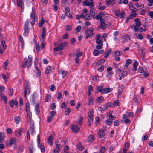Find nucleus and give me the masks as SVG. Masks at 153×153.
<instances>
[{
    "label": "nucleus",
    "instance_id": "obj_1",
    "mask_svg": "<svg viewBox=\"0 0 153 153\" xmlns=\"http://www.w3.org/2000/svg\"><path fill=\"white\" fill-rule=\"evenodd\" d=\"M32 56L31 55L28 56V58H25L23 62L22 67L23 68H25L27 66V68H29L32 64Z\"/></svg>",
    "mask_w": 153,
    "mask_h": 153
},
{
    "label": "nucleus",
    "instance_id": "obj_2",
    "mask_svg": "<svg viewBox=\"0 0 153 153\" xmlns=\"http://www.w3.org/2000/svg\"><path fill=\"white\" fill-rule=\"evenodd\" d=\"M30 20L29 19H27L25 22L24 27L23 35L25 36H26L29 32V24Z\"/></svg>",
    "mask_w": 153,
    "mask_h": 153
},
{
    "label": "nucleus",
    "instance_id": "obj_3",
    "mask_svg": "<svg viewBox=\"0 0 153 153\" xmlns=\"http://www.w3.org/2000/svg\"><path fill=\"white\" fill-rule=\"evenodd\" d=\"M85 33L87 34L85 37L86 39L92 37L95 34V32L94 31V29L92 27H89L86 30Z\"/></svg>",
    "mask_w": 153,
    "mask_h": 153
},
{
    "label": "nucleus",
    "instance_id": "obj_4",
    "mask_svg": "<svg viewBox=\"0 0 153 153\" xmlns=\"http://www.w3.org/2000/svg\"><path fill=\"white\" fill-rule=\"evenodd\" d=\"M96 19L100 20V25L99 26V27L103 29L104 30H105L106 28V25L105 23L104 19L100 18V16H97L96 17Z\"/></svg>",
    "mask_w": 153,
    "mask_h": 153
},
{
    "label": "nucleus",
    "instance_id": "obj_5",
    "mask_svg": "<svg viewBox=\"0 0 153 153\" xmlns=\"http://www.w3.org/2000/svg\"><path fill=\"white\" fill-rule=\"evenodd\" d=\"M68 43L67 42L64 43H60L59 44V46L54 48V50L56 51H58L59 50H62L64 49V46H66L68 45Z\"/></svg>",
    "mask_w": 153,
    "mask_h": 153
},
{
    "label": "nucleus",
    "instance_id": "obj_6",
    "mask_svg": "<svg viewBox=\"0 0 153 153\" xmlns=\"http://www.w3.org/2000/svg\"><path fill=\"white\" fill-rule=\"evenodd\" d=\"M17 141V139L15 138H13L7 141L6 143V145L8 146H11L12 145L14 144Z\"/></svg>",
    "mask_w": 153,
    "mask_h": 153
},
{
    "label": "nucleus",
    "instance_id": "obj_7",
    "mask_svg": "<svg viewBox=\"0 0 153 153\" xmlns=\"http://www.w3.org/2000/svg\"><path fill=\"white\" fill-rule=\"evenodd\" d=\"M73 132L76 133L79 132L80 131V128L77 125H72L71 127Z\"/></svg>",
    "mask_w": 153,
    "mask_h": 153
},
{
    "label": "nucleus",
    "instance_id": "obj_8",
    "mask_svg": "<svg viewBox=\"0 0 153 153\" xmlns=\"http://www.w3.org/2000/svg\"><path fill=\"white\" fill-rule=\"evenodd\" d=\"M5 42L4 41H2L1 42V45H0V53L2 54L4 53V50L2 48V46H3V48L4 49L6 48V46L5 45Z\"/></svg>",
    "mask_w": 153,
    "mask_h": 153
},
{
    "label": "nucleus",
    "instance_id": "obj_9",
    "mask_svg": "<svg viewBox=\"0 0 153 153\" xmlns=\"http://www.w3.org/2000/svg\"><path fill=\"white\" fill-rule=\"evenodd\" d=\"M16 1L18 6L21 7V10L23 11L24 8V5L23 1L22 0H16Z\"/></svg>",
    "mask_w": 153,
    "mask_h": 153
},
{
    "label": "nucleus",
    "instance_id": "obj_10",
    "mask_svg": "<svg viewBox=\"0 0 153 153\" xmlns=\"http://www.w3.org/2000/svg\"><path fill=\"white\" fill-rule=\"evenodd\" d=\"M30 88L29 86L27 85H26V86L25 87V89L24 95L25 97L27 95H29L30 92Z\"/></svg>",
    "mask_w": 153,
    "mask_h": 153
},
{
    "label": "nucleus",
    "instance_id": "obj_11",
    "mask_svg": "<svg viewBox=\"0 0 153 153\" xmlns=\"http://www.w3.org/2000/svg\"><path fill=\"white\" fill-rule=\"evenodd\" d=\"M90 2L87 0H85L84 2V4L86 6H90L91 7H92L94 5V3L93 0H90Z\"/></svg>",
    "mask_w": 153,
    "mask_h": 153
},
{
    "label": "nucleus",
    "instance_id": "obj_12",
    "mask_svg": "<svg viewBox=\"0 0 153 153\" xmlns=\"http://www.w3.org/2000/svg\"><path fill=\"white\" fill-rule=\"evenodd\" d=\"M113 113V111H111L107 114V116H108V119L111 120H115L116 119V117L114 115H112Z\"/></svg>",
    "mask_w": 153,
    "mask_h": 153
},
{
    "label": "nucleus",
    "instance_id": "obj_13",
    "mask_svg": "<svg viewBox=\"0 0 153 153\" xmlns=\"http://www.w3.org/2000/svg\"><path fill=\"white\" fill-rule=\"evenodd\" d=\"M94 112L93 110H91L88 113V119L93 120Z\"/></svg>",
    "mask_w": 153,
    "mask_h": 153
},
{
    "label": "nucleus",
    "instance_id": "obj_14",
    "mask_svg": "<svg viewBox=\"0 0 153 153\" xmlns=\"http://www.w3.org/2000/svg\"><path fill=\"white\" fill-rule=\"evenodd\" d=\"M112 89H113L112 88H103L102 94L109 93L111 92V91H112Z\"/></svg>",
    "mask_w": 153,
    "mask_h": 153
},
{
    "label": "nucleus",
    "instance_id": "obj_15",
    "mask_svg": "<svg viewBox=\"0 0 153 153\" xmlns=\"http://www.w3.org/2000/svg\"><path fill=\"white\" fill-rule=\"evenodd\" d=\"M54 69L53 67L52 66L48 67L45 71V74H48L52 72V71Z\"/></svg>",
    "mask_w": 153,
    "mask_h": 153
},
{
    "label": "nucleus",
    "instance_id": "obj_16",
    "mask_svg": "<svg viewBox=\"0 0 153 153\" xmlns=\"http://www.w3.org/2000/svg\"><path fill=\"white\" fill-rule=\"evenodd\" d=\"M22 130L21 128H19L15 131V135L18 137H20L22 135Z\"/></svg>",
    "mask_w": 153,
    "mask_h": 153
},
{
    "label": "nucleus",
    "instance_id": "obj_17",
    "mask_svg": "<svg viewBox=\"0 0 153 153\" xmlns=\"http://www.w3.org/2000/svg\"><path fill=\"white\" fill-rule=\"evenodd\" d=\"M134 22H135L134 24L136 25L137 26H140L141 25V23L140 22V19L139 18H137L134 19Z\"/></svg>",
    "mask_w": 153,
    "mask_h": 153
},
{
    "label": "nucleus",
    "instance_id": "obj_18",
    "mask_svg": "<svg viewBox=\"0 0 153 153\" xmlns=\"http://www.w3.org/2000/svg\"><path fill=\"white\" fill-rule=\"evenodd\" d=\"M103 86H99L96 87V92L98 94L99 92H100L102 94V91Z\"/></svg>",
    "mask_w": 153,
    "mask_h": 153
},
{
    "label": "nucleus",
    "instance_id": "obj_19",
    "mask_svg": "<svg viewBox=\"0 0 153 153\" xmlns=\"http://www.w3.org/2000/svg\"><path fill=\"white\" fill-rule=\"evenodd\" d=\"M115 4L114 0H107L106 4L108 7L113 5Z\"/></svg>",
    "mask_w": 153,
    "mask_h": 153
},
{
    "label": "nucleus",
    "instance_id": "obj_20",
    "mask_svg": "<svg viewBox=\"0 0 153 153\" xmlns=\"http://www.w3.org/2000/svg\"><path fill=\"white\" fill-rule=\"evenodd\" d=\"M55 144L56 148L61 150L62 146L59 143V141L58 140H57L55 141Z\"/></svg>",
    "mask_w": 153,
    "mask_h": 153
},
{
    "label": "nucleus",
    "instance_id": "obj_21",
    "mask_svg": "<svg viewBox=\"0 0 153 153\" xmlns=\"http://www.w3.org/2000/svg\"><path fill=\"white\" fill-rule=\"evenodd\" d=\"M104 97L102 96H100L97 98L96 101L98 103H100L104 101Z\"/></svg>",
    "mask_w": 153,
    "mask_h": 153
},
{
    "label": "nucleus",
    "instance_id": "obj_22",
    "mask_svg": "<svg viewBox=\"0 0 153 153\" xmlns=\"http://www.w3.org/2000/svg\"><path fill=\"white\" fill-rule=\"evenodd\" d=\"M98 134L100 138H102L104 136V132L102 129H100L98 131Z\"/></svg>",
    "mask_w": 153,
    "mask_h": 153
},
{
    "label": "nucleus",
    "instance_id": "obj_23",
    "mask_svg": "<svg viewBox=\"0 0 153 153\" xmlns=\"http://www.w3.org/2000/svg\"><path fill=\"white\" fill-rule=\"evenodd\" d=\"M46 29L45 27H43L42 29V36L43 40L45 38Z\"/></svg>",
    "mask_w": 153,
    "mask_h": 153
},
{
    "label": "nucleus",
    "instance_id": "obj_24",
    "mask_svg": "<svg viewBox=\"0 0 153 153\" xmlns=\"http://www.w3.org/2000/svg\"><path fill=\"white\" fill-rule=\"evenodd\" d=\"M34 124H32L30 125V128L29 129V131L30 132L31 134H33L34 132Z\"/></svg>",
    "mask_w": 153,
    "mask_h": 153
},
{
    "label": "nucleus",
    "instance_id": "obj_25",
    "mask_svg": "<svg viewBox=\"0 0 153 153\" xmlns=\"http://www.w3.org/2000/svg\"><path fill=\"white\" fill-rule=\"evenodd\" d=\"M140 26H137L136 25L133 24L131 26V29L133 30L135 32H137L139 30V27Z\"/></svg>",
    "mask_w": 153,
    "mask_h": 153
},
{
    "label": "nucleus",
    "instance_id": "obj_26",
    "mask_svg": "<svg viewBox=\"0 0 153 153\" xmlns=\"http://www.w3.org/2000/svg\"><path fill=\"white\" fill-rule=\"evenodd\" d=\"M53 138V137L51 135H50L48 138V143L50 145H52L53 144V143L52 142V140Z\"/></svg>",
    "mask_w": 153,
    "mask_h": 153
},
{
    "label": "nucleus",
    "instance_id": "obj_27",
    "mask_svg": "<svg viewBox=\"0 0 153 153\" xmlns=\"http://www.w3.org/2000/svg\"><path fill=\"white\" fill-rule=\"evenodd\" d=\"M88 10L86 9H84L83 10L82 13H81V16L82 17V18H84V17L85 15H86L87 14Z\"/></svg>",
    "mask_w": 153,
    "mask_h": 153
},
{
    "label": "nucleus",
    "instance_id": "obj_28",
    "mask_svg": "<svg viewBox=\"0 0 153 153\" xmlns=\"http://www.w3.org/2000/svg\"><path fill=\"white\" fill-rule=\"evenodd\" d=\"M93 102V98L92 97H90L88 100V105H92Z\"/></svg>",
    "mask_w": 153,
    "mask_h": 153
},
{
    "label": "nucleus",
    "instance_id": "obj_29",
    "mask_svg": "<svg viewBox=\"0 0 153 153\" xmlns=\"http://www.w3.org/2000/svg\"><path fill=\"white\" fill-rule=\"evenodd\" d=\"M138 65V63L136 61H135L133 64V70L136 71L137 70V67Z\"/></svg>",
    "mask_w": 153,
    "mask_h": 153
},
{
    "label": "nucleus",
    "instance_id": "obj_30",
    "mask_svg": "<svg viewBox=\"0 0 153 153\" xmlns=\"http://www.w3.org/2000/svg\"><path fill=\"white\" fill-rule=\"evenodd\" d=\"M45 20L42 17L41 18V20L39 23V27H42L43 26V24L44 23Z\"/></svg>",
    "mask_w": 153,
    "mask_h": 153
},
{
    "label": "nucleus",
    "instance_id": "obj_31",
    "mask_svg": "<svg viewBox=\"0 0 153 153\" xmlns=\"http://www.w3.org/2000/svg\"><path fill=\"white\" fill-rule=\"evenodd\" d=\"M94 140V136L90 135L88 138V141L89 142H92Z\"/></svg>",
    "mask_w": 153,
    "mask_h": 153
},
{
    "label": "nucleus",
    "instance_id": "obj_32",
    "mask_svg": "<svg viewBox=\"0 0 153 153\" xmlns=\"http://www.w3.org/2000/svg\"><path fill=\"white\" fill-rule=\"evenodd\" d=\"M14 120L16 124H19L20 121V119L19 116H16L14 118Z\"/></svg>",
    "mask_w": 153,
    "mask_h": 153
},
{
    "label": "nucleus",
    "instance_id": "obj_33",
    "mask_svg": "<svg viewBox=\"0 0 153 153\" xmlns=\"http://www.w3.org/2000/svg\"><path fill=\"white\" fill-rule=\"evenodd\" d=\"M19 39L21 42L22 47V48H23V46L24 45V41L23 38L21 35H19Z\"/></svg>",
    "mask_w": 153,
    "mask_h": 153
},
{
    "label": "nucleus",
    "instance_id": "obj_34",
    "mask_svg": "<svg viewBox=\"0 0 153 153\" xmlns=\"http://www.w3.org/2000/svg\"><path fill=\"white\" fill-rule=\"evenodd\" d=\"M105 61V60L103 59H102L100 60H98L97 62L95 64L96 65H100V63H102Z\"/></svg>",
    "mask_w": 153,
    "mask_h": 153
},
{
    "label": "nucleus",
    "instance_id": "obj_35",
    "mask_svg": "<svg viewBox=\"0 0 153 153\" xmlns=\"http://www.w3.org/2000/svg\"><path fill=\"white\" fill-rule=\"evenodd\" d=\"M60 71L62 74V77L63 78L65 77L68 74V72L66 71L61 70Z\"/></svg>",
    "mask_w": 153,
    "mask_h": 153
},
{
    "label": "nucleus",
    "instance_id": "obj_36",
    "mask_svg": "<svg viewBox=\"0 0 153 153\" xmlns=\"http://www.w3.org/2000/svg\"><path fill=\"white\" fill-rule=\"evenodd\" d=\"M2 77L4 80L6 82L7 79L9 78V74L8 73H7L6 75L3 74H2Z\"/></svg>",
    "mask_w": 153,
    "mask_h": 153
},
{
    "label": "nucleus",
    "instance_id": "obj_37",
    "mask_svg": "<svg viewBox=\"0 0 153 153\" xmlns=\"http://www.w3.org/2000/svg\"><path fill=\"white\" fill-rule=\"evenodd\" d=\"M30 18L33 19L34 21L35 20V12L33 10H32L30 14Z\"/></svg>",
    "mask_w": 153,
    "mask_h": 153
},
{
    "label": "nucleus",
    "instance_id": "obj_38",
    "mask_svg": "<svg viewBox=\"0 0 153 153\" xmlns=\"http://www.w3.org/2000/svg\"><path fill=\"white\" fill-rule=\"evenodd\" d=\"M121 12L120 9H117L115 12V14L117 17H119L120 16V14Z\"/></svg>",
    "mask_w": 153,
    "mask_h": 153
},
{
    "label": "nucleus",
    "instance_id": "obj_39",
    "mask_svg": "<svg viewBox=\"0 0 153 153\" xmlns=\"http://www.w3.org/2000/svg\"><path fill=\"white\" fill-rule=\"evenodd\" d=\"M136 12H131V14L130 15V16L131 18H133L134 17H136L137 16V14L136 13Z\"/></svg>",
    "mask_w": 153,
    "mask_h": 153
},
{
    "label": "nucleus",
    "instance_id": "obj_40",
    "mask_svg": "<svg viewBox=\"0 0 153 153\" xmlns=\"http://www.w3.org/2000/svg\"><path fill=\"white\" fill-rule=\"evenodd\" d=\"M111 119H108L106 120V123L108 125L110 126L112 124V122L111 121Z\"/></svg>",
    "mask_w": 153,
    "mask_h": 153
},
{
    "label": "nucleus",
    "instance_id": "obj_41",
    "mask_svg": "<svg viewBox=\"0 0 153 153\" xmlns=\"http://www.w3.org/2000/svg\"><path fill=\"white\" fill-rule=\"evenodd\" d=\"M71 109L69 108H67L66 109V111L65 114L66 115H68L71 111Z\"/></svg>",
    "mask_w": 153,
    "mask_h": 153
},
{
    "label": "nucleus",
    "instance_id": "obj_42",
    "mask_svg": "<svg viewBox=\"0 0 153 153\" xmlns=\"http://www.w3.org/2000/svg\"><path fill=\"white\" fill-rule=\"evenodd\" d=\"M112 70V68L111 67H109L107 68V71L109 74H113V72L111 71Z\"/></svg>",
    "mask_w": 153,
    "mask_h": 153
},
{
    "label": "nucleus",
    "instance_id": "obj_43",
    "mask_svg": "<svg viewBox=\"0 0 153 153\" xmlns=\"http://www.w3.org/2000/svg\"><path fill=\"white\" fill-rule=\"evenodd\" d=\"M55 4L53 7V10L55 11H57L58 10V7L59 6V3H54Z\"/></svg>",
    "mask_w": 153,
    "mask_h": 153
},
{
    "label": "nucleus",
    "instance_id": "obj_44",
    "mask_svg": "<svg viewBox=\"0 0 153 153\" xmlns=\"http://www.w3.org/2000/svg\"><path fill=\"white\" fill-rule=\"evenodd\" d=\"M68 2V0H62L61 2L62 5L63 6H65L66 5V4L67 2Z\"/></svg>",
    "mask_w": 153,
    "mask_h": 153
},
{
    "label": "nucleus",
    "instance_id": "obj_45",
    "mask_svg": "<svg viewBox=\"0 0 153 153\" xmlns=\"http://www.w3.org/2000/svg\"><path fill=\"white\" fill-rule=\"evenodd\" d=\"M127 74V72L126 71H123L121 74V77L123 78H124L125 76H126Z\"/></svg>",
    "mask_w": 153,
    "mask_h": 153
},
{
    "label": "nucleus",
    "instance_id": "obj_46",
    "mask_svg": "<svg viewBox=\"0 0 153 153\" xmlns=\"http://www.w3.org/2000/svg\"><path fill=\"white\" fill-rule=\"evenodd\" d=\"M132 60L131 59H128L126 60V63L125 64V66L127 67L131 63Z\"/></svg>",
    "mask_w": 153,
    "mask_h": 153
},
{
    "label": "nucleus",
    "instance_id": "obj_47",
    "mask_svg": "<svg viewBox=\"0 0 153 153\" xmlns=\"http://www.w3.org/2000/svg\"><path fill=\"white\" fill-rule=\"evenodd\" d=\"M45 98V102H48L50 100L51 96L48 94H46Z\"/></svg>",
    "mask_w": 153,
    "mask_h": 153
},
{
    "label": "nucleus",
    "instance_id": "obj_48",
    "mask_svg": "<svg viewBox=\"0 0 153 153\" xmlns=\"http://www.w3.org/2000/svg\"><path fill=\"white\" fill-rule=\"evenodd\" d=\"M39 148L42 152H44L45 151V149L44 146L43 144H41L39 146Z\"/></svg>",
    "mask_w": 153,
    "mask_h": 153
},
{
    "label": "nucleus",
    "instance_id": "obj_49",
    "mask_svg": "<svg viewBox=\"0 0 153 153\" xmlns=\"http://www.w3.org/2000/svg\"><path fill=\"white\" fill-rule=\"evenodd\" d=\"M125 12L124 11H122L120 14V16L118 18L122 19L125 16Z\"/></svg>",
    "mask_w": 153,
    "mask_h": 153
},
{
    "label": "nucleus",
    "instance_id": "obj_50",
    "mask_svg": "<svg viewBox=\"0 0 153 153\" xmlns=\"http://www.w3.org/2000/svg\"><path fill=\"white\" fill-rule=\"evenodd\" d=\"M9 104H10V106L11 107H13L14 106V100H11V101H10L9 102Z\"/></svg>",
    "mask_w": 153,
    "mask_h": 153
},
{
    "label": "nucleus",
    "instance_id": "obj_51",
    "mask_svg": "<svg viewBox=\"0 0 153 153\" xmlns=\"http://www.w3.org/2000/svg\"><path fill=\"white\" fill-rule=\"evenodd\" d=\"M113 105L115 106H119L120 105V102L119 100H116L114 101Z\"/></svg>",
    "mask_w": 153,
    "mask_h": 153
},
{
    "label": "nucleus",
    "instance_id": "obj_52",
    "mask_svg": "<svg viewBox=\"0 0 153 153\" xmlns=\"http://www.w3.org/2000/svg\"><path fill=\"white\" fill-rule=\"evenodd\" d=\"M95 123L96 125H97L100 123V118L98 116H96L95 117Z\"/></svg>",
    "mask_w": 153,
    "mask_h": 153
},
{
    "label": "nucleus",
    "instance_id": "obj_53",
    "mask_svg": "<svg viewBox=\"0 0 153 153\" xmlns=\"http://www.w3.org/2000/svg\"><path fill=\"white\" fill-rule=\"evenodd\" d=\"M98 52V50H97V49H95L93 52V54L95 56H98L99 54Z\"/></svg>",
    "mask_w": 153,
    "mask_h": 153
},
{
    "label": "nucleus",
    "instance_id": "obj_54",
    "mask_svg": "<svg viewBox=\"0 0 153 153\" xmlns=\"http://www.w3.org/2000/svg\"><path fill=\"white\" fill-rule=\"evenodd\" d=\"M70 8L68 7H67L65 9V13L66 15H67L70 12Z\"/></svg>",
    "mask_w": 153,
    "mask_h": 153
},
{
    "label": "nucleus",
    "instance_id": "obj_55",
    "mask_svg": "<svg viewBox=\"0 0 153 153\" xmlns=\"http://www.w3.org/2000/svg\"><path fill=\"white\" fill-rule=\"evenodd\" d=\"M114 54H115L116 56H120L121 55L122 53L120 51H116L114 52Z\"/></svg>",
    "mask_w": 153,
    "mask_h": 153
},
{
    "label": "nucleus",
    "instance_id": "obj_56",
    "mask_svg": "<svg viewBox=\"0 0 153 153\" xmlns=\"http://www.w3.org/2000/svg\"><path fill=\"white\" fill-rule=\"evenodd\" d=\"M103 46V44H99L96 45V48L98 49H101L102 48Z\"/></svg>",
    "mask_w": 153,
    "mask_h": 153
},
{
    "label": "nucleus",
    "instance_id": "obj_57",
    "mask_svg": "<svg viewBox=\"0 0 153 153\" xmlns=\"http://www.w3.org/2000/svg\"><path fill=\"white\" fill-rule=\"evenodd\" d=\"M126 114L128 115L129 117H131L134 115V113L132 112H126Z\"/></svg>",
    "mask_w": 153,
    "mask_h": 153
},
{
    "label": "nucleus",
    "instance_id": "obj_58",
    "mask_svg": "<svg viewBox=\"0 0 153 153\" xmlns=\"http://www.w3.org/2000/svg\"><path fill=\"white\" fill-rule=\"evenodd\" d=\"M96 42L97 44H103L102 40L100 39H97L96 40Z\"/></svg>",
    "mask_w": 153,
    "mask_h": 153
},
{
    "label": "nucleus",
    "instance_id": "obj_59",
    "mask_svg": "<svg viewBox=\"0 0 153 153\" xmlns=\"http://www.w3.org/2000/svg\"><path fill=\"white\" fill-rule=\"evenodd\" d=\"M30 106L29 104L28 103H27L26 104V111H29V108Z\"/></svg>",
    "mask_w": 153,
    "mask_h": 153
},
{
    "label": "nucleus",
    "instance_id": "obj_60",
    "mask_svg": "<svg viewBox=\"0 0 153 153\" xmlns=\"http://www.w3.org/2000/svg\"><path fill=\"white\" fill-rule=\"evenodd\" d=\"M60 150L56 148H55L53 151L52 153H59Z\"/></svg>",
    "mask_w": 153,
    "mask_h": 153
},
{
    "label": "nucleus",
    "instance_id": "obj_61",
    "mask_svg": "<svg viewBox=\"0 0 153 153\" xmlns=\"http://www.w3.org/2000/svg\"><path fill=\"white\" fill-rule=\"evenodd\" d=\"M149 2L148 5L149 6H152L153 5V0H148Z\"/></svg>",
    "mask_w": 153,
    "mask_h": 153
},
{
    "label": "nucleus",
    "instance_id": "obj_62",
    "mask_svg": "<svg viewBox=\"0 0 153 153\" xmlns=\"http://www.w3.org/2000/svg\"><path fill=\"white\" fill-rule=\"evenodd\" d=\"M66 105L65 102H63L62 105H61V109H62L63 108H65L66 109Z\"/></svg>",
    "mask_w": 153,
    "mask_h": 153
},
{
    "label": "nucleus",
    "instance_id": "obj_63",
    "mask_svg": "<svg viewBox=\"0 0 153 153\" xmlns=\"http://www.w3.org/2000/svg\"><path fill=\"white\" fill-rule=\"evenodd\" d=\"M9 64V62L8 60L6 61L3 67L4 69H6L7 66H8V64Z\"/></svg>",
    "mask_w": 153,
    "mask_h": 153
},
{
    "label": "nucleus",
    "instance_id": "obj_64",
    "mask_svg": "<svg viewBox=\"0 0 153 153\" xmlns=\"http://www.w3.org/2000/svg\"><path fill=\"white\" fill-rule=\"evenodd\" d=\"M107 36V34L106 33H104L102 35L101 38L103 39L104 41H106L105 38Z\"/></svg>",
    "mask_w": 153,
    "mask_h": 153
}]
</instances>
